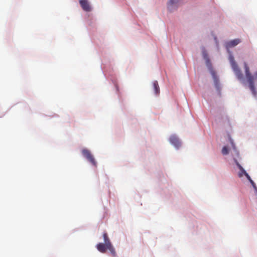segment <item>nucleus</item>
Returning <instances> with one entry per match:
<instances>
[{"label":"nucleus","instance_id":"obj_17","mask_svg":"<svg viewBox=\"0 0 257 257\" xmlns=\"http://www.w3.org/2000/svg\"><path fill=\"white\" fill-rule=\"evenodd\" d=\"M248 181L250 182V183L251 184H253V182H254L252 180V179H250V180H248Z\"/></svg>","mask_w":257,"mask_h":257},{"label":"nucleus","instance_id":"obj_9","mask_svg":"<svg viewBox=\"0 0 257 257\" xmlns=\"http://www.w3.org/2000/svg\"><path fill=\"white\" fill-rule=\"evenodd\" d=\"M97 250L101 253H105L106 249H108L106 247V244L103 243H99L96 245Z\"/></svg>","mask_w":257,"mask_h":257},{"label":"nucleus","instance_id":"obj_6","mask_svg":"<svg viewBox=\"0 0 257 257\" xmlns=\"http://www.w3.org/2000/svg\"><path fill=\"white\" fill-rule=\"evenodd\" d=\"M79 3L84 11L86 12L91 11V8L87 0H80Z\"/></svg>","mask_w":257,"mask_h":257},{"label":"nucleus","instance_id":"obj_15","mask_svg":"<svg viewBox=\"0 0 257 257\" xmlns=\"http://www.w3.org/2000/svg\"><path fill=\"white\" fill-rule=\"evenodd\" d=\"M251 185H252V187H253V188H254L255 190H257V187H256V185H255V184L254 183V182H253V184H251Z\"/></svg>","mask_w":257,"mask_h":257},{"label":"nucleus","instance_id":"obj_1","mask_svg":"<svg viewBox=\"0 0 257 257\" xmlns=\"http://www.w3.org/2000/svg\"><path fill=\"white\" fill-rule=\"evenodd\" d=\"M244 69H245V76L247 79V81L249 83V87L250 89L251 90L252 94L254 96H256V91H255L254 85V78L251 75L250 71L249 68L247 66L246 63H244Z\"/></svg>","mask_w":257,"mask_h":257},{"label":"nucleus","instance_id":"obj_5","mask_svg":"<svg viewBox=\"0 0 257 257\" xmlns=\"http://www.w3.org/2000/svg\"><path fill=\"white\" fill-rule=\"evenodd\" d=\"M169 141L177 149H178L181 146V143L179 139L175 135H172L170 137Z\"/></svg>","mask_w":257,"mask_h":257},{"label":"nucleus","instance_id":"obj_11","mask_svg":"<svg viewBox=\"0 0 257 257\" xmlns=\"http://www.w3.org/2000/svg\"><path fill=\"white\" fill-rule=\"evenodd\" d=\"M153 89L155 91V93L157 95L160 93V87L157 81H155L153 83Z\"/></svg>","mask_w":257,"mask_h":257},{"label":"nucleus","instance_id":"obj_4","mask_svg":"<svg viewBox=\"0 0 257 257\" xmlns=\"http://www.w3.org/2000/svg\"><path fill=\"white\" fill-rule=\"evenodd\" d=\"M83 156L86 158L93 165L96 166V162L95 161L93 156L91 154L90 151L86 149L82 150Z\"/></svg>","mask_w":257,"mask_h":257},{"label":"nucleus","instance_id":"obj_8","mask_svg":"<svg viewBox=\"0 0 257 257\" xmlns=\"http://www.w3.org/2000/svg\"><path fill=\"white\" fill-rule=\"evenodd\" d=\"M179 0H170L168 3V9L170 11H173L174 9L177 7V4Z\"/></svg>","mask_w":257,"mask_h":257},{"label":"nucleus","instance_id":"obj_13","mask_svg":"<svg viewBox=\"0 0 257 257\" xmlns=\"http://www.w3.org/2000/svg\"><path fill=\"white\" fill-rule=\"evenodd\" d=\"M221 152H222V154L224 155H226L228 154V152H229L228 148L226 146L223 147V148L222 149Z\"/></svg>","mask_w":257,"mask_h":257},{"label":"nucleus","instance_id":"obj_12","mask_svg":"<svg viewBox=\"0 0 257 257\" xmlns=\"http://www.w3.org/2000/svg\"><path fill=\"white\" fill-rule=\"evenodd\" d=\"M236 165H237V167H238V168L239 169V170H240L241 171H242V173H244V175L246 176L247 180H250V179H251L250 177L246 173V172L243 169V168L242 167V166L238 163H237Z\"/></svg>","mask_w":257,"mask_h":257},{"label":"nucleus","instance_id":"obj_7","mask_svg":"<svg viewBox=\"0 0 257 257\" xmlns=\"http://www.w3.org/2000/svg\"><path fill=\"white\" fill-rule=\"evenodd\" d=\"M241 42V40L239 39H235L230 41H228L225 43V47L227 49L232 48L238 45Z\"/></svg>","mask_w":257,"mask_h":257},{"label":"nucleus","instance_id":"obj_2","mask_svg":"<svg viewBox=\"0 0 257 257\" xmlns=\"http://www.w3.org/2000/svg\"><path fill=\"white\" fill-rule=\"evenodd\" d=\"M230 61L231 63V65L232 69H233L236 76L239 80H241L243 79V74H242L241 71L238 68L237 65L235 62L233 57L232 56H230L229 57Z\"/></svg>","mask_w":257,"mask_h":257},{"label":"nucleus","instance_id":"obj_16","mask_svg":"<svg viewBox=\"0 0 257 257\" xmlns=\"http://www.w3.org/2000/svg\"><path fill=\"white\" fill-rule=\"evenodd\" d=\"M254 77H255V78L257 79V71L255 72V73L254 74Z\"/></svg>","mask_w":257,"mask_h":257},{"label":"nucleus","instance_id":"obj_14","mask_svg":"<svg viewBox=\"0 0 257 257\" xmlns=\"http://www.w3.org/2000/svg\"><path fill=\"white\" fill-rule=\"evenodd\" d=\"M243 175H244V173H242V171H241L240 170V172H239L238 173V177L241 178L242 177Z\"/></svg>","mask_w":257,"mask_h":257},{"label":"nucleus","instance_id":"obj_10","mask_svg":"<svg viewBox=\"0 0 257 257\" xmlns=\"http://www.w3.org/2000/svg\"><path fill=\"white\" fill-rule=\"evenodd\" d=\"M210 72L214 80L215 85L217 88H218L219 85V82L218 78L217 77L216 74V72L213 70H211Z\"/></svg>","mask_w":257,"mask_h":257},{"label":"nucleus","instance_id":"obj_3","mask_svg":"<svg viewBox=\"0 0 257 257\" xmlns=\"http://www.w3.org/2000/svg\"><path fill=\"white\" fill-rule=\"evenodd\" d=\"M103 239L104 243L106 244V247L110 251L111 253L115 256L116 255V252L114 248L112 245L106 233L103 234Z\"/></svg>","mask_w":257,"mask_h":257}]
</instances>
